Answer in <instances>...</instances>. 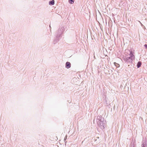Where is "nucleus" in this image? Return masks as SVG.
I'll use <instances>...</instances> for the list:
<instances>
[{"label":"nucleus","instance_id":"1","mask_svg":"<svg viewBox=\"0 0 147 147\" xmlns=\"http://www.w3.org/2000/svg\"><path fill=\"white\" fill-rule=\"evenodd\" d=\"M97 121L99 127L102 130L105 129L106 125V122L104 118L101 116H98L97 117Z\"/></svg>","mask_w":147,"mask_h":147},{"label":"nucleus","instance_id":"2","mask_svg":"<svg viewBox=\"0 0 147 147\" xmlns=\"http://www.w3.org/2000/svg\"><path fill=\"white\" fill-rule=\"evenodd\" d=\"M66 29L65 26L61 25L59 27L58 30L56 32L55 34L57 35V37H60L62 34L64 32L65 30Z\"/></svg>","mask_w":147,"mask_h":147},{"label":"nucleus","instance_id":"3","mask_svg":"<svg viewBox=\"0 0 147 147\" xmlns=\"http://www.w3.org/2000/svg\"><path fill=\"white\" fill-rule=\"evenodd\" d=\"M122 58L124 62L125 63L127 64L129 63H132V61L133 60L129 57H128V55L127 56H124Z\"/></svg>","mask_w":147,"mask_h":147},{"label":"nucleus","instance_id":"4","mask_svg":"<svg viewBox=\"0 0 147 147\" xmlns=\"http://www.w3.org/2000/svg\"><path fill=\"white\" fill-rule=\"evenodd\" d=\"M130 53L129 54V57L133 60L135 59V57L134 55V53L132 51H129Z\"/></svg>","mask_w":147,"mask_h":147},{"label":"nucleus","instance_id":"5","mask_svg":"<svg viewBox=\"0 0 147 147\" xmlns=\"http://www.w3.org/2000/svg\"><path fill=\"white\" fill-rule=\"evenodd\" d=\"M147 143L145 139H143L142 142V147H147Z\"/></svg>","mask_w":147,"mask_h":147},{"label":"nucleus","instance_id":"6","mask_svg":"<svg viewBox=\"0 0 147 147\" xmlns=\"http://www.w3.org/2000/svg\"><path fill=\"white\" fill-rule=\"evenodd\" d=\"M56 38L53 40V43L54 44H56L59 41V38L60 37H57V35L55 34Z\"/></svg>","mask_w":147,"mask_h":147},{"label":"nucleus","instance_id":"7","mask_svg":"<svg viewBox=\"0 0 147 147\" xmlns=\"http://www.w3.org/2000/svg\"><path fill=\"white\" fill-rule=\"evenodd\" d=\"M71 64L69 62H67L65 64V67L67 69H69L71 67Z\"/></svg>","mask_w":147,"mask_h":147},{"label":"nucleus","instance_id":"8","mask_svg":"<svg viewBox=\"0 0 147 147\" xmlns=\"http://www.w3.org/2000/svg\"><path fill=\"white\" fill-rule=\"evenodd\" d=\"M49 4L50 5H53L55 4V1L54 0H52L51 1H50L49 2Z\"/></svg>","mask_w":147,"mask_h":147},{"label":"nucleus","instance_id":"9","mask_svg":"<svg viewBox=\"0 0 147 147\" xmlns=\"http://www.w3.org/2000/svg\"><path fill=\"white\" fill-rule=\"evenodd\" d=\"M141 65H142V62L140 61H138V62L137 64V68H140L141 67Z\"/></svg>","mask_w":147,"mask_h":147},{"label":"nucleus","instance_id":"10","mask_svg":"<svg viewBox=\"0 0 147 147\" xmlns=\"http://www.w3.org/2000/svg\"><path fill=\"white\" fill-rule=\"evenodd\" d=\"M135 143V141L134 140V142L133 143L132 142L130 145V147H134V143Z\"/></svg>","mask_w":147,"mask_h":147},{"label":"nucleus","instance_id":"11","mask_svg":"<svg viewBox=\"0 0 147 147\" xmlns=\"http://www.w3.org/2000/svg\"><path fill=\"white\" fill-rule=\"evenodd\" d=\"M69 3L71 4H73L74 3V0H69Z\"/></svg>","mask_w":147,"mask_h":147},{"label":"nucleus","instance_id":"12","mask_svg":"<svg viewBox=\"0 0 147 147\" xmlns=\"http://www.w3.org/2000/svg\"><path fill=\"white\" fill-rule=\"evenodd\" d=\"M115 66L116 67H119V64L116 63L115 62L114 63Z\"/></svg>","mask_w":147,"mask_h":147},{"label":"nucleus","instance_id":"13","mask_svg":"<svg viewBox=\"0 0 147 147\" xmlns=\"http://www.w3.org/2000/svg\"><path fill=\"white\" fill-rule=\"evenodd\" d=\"M67 136H66L65 137L64 139V141L65 144H66V143L67 142L65 141H66V139H67Z\"/></svg>","mask_w":147,"mask_h":147},{"label":"nucleus","instance_id":"14","mask_svg":"<svg viewBox=\"0 0 147 147\" xmlns=\"http://www.w3.org/2000/svg\"><path fill=\"white\" fill-rule=\"evenodd\" d=\"M144 47H145L147 49V44H145L144 45Z\"/></svg>","mask_w":147,"mask_h":147},{"label":"nucleus","instance_id":"15","mask_svg":"<svg viewBox=\"0 0 147 147\" xmlns=\"http://www.w3.org/2000/svg\"><path fill=\"white\" fill-rule=\"evenodd\" d=\"M105 103L106 104L108 105V104L107 103V101L106 100V101Z\"/></svg>","mask_w":147,"mask_h":147},{"label":"nucleus","instance_id":"16","mask_svg":"<svg viewBox=\"0 0 147 147\" xmlns=\"http://www.w3.org/2000/svg\"><path fill=\"white\" fill-rule=\"evenodd\" d=\"M51 27L50 26V30H51Z\"/></svg>","mask_w":147,"mask_h":147},{"label":"nucleus","instance_id":"17","mask_svg":"<svg viewBox=\"0 0 147 147\" xmlns=\"http://www.w3.org/2000/svg\"><path fill=\"white\" fill-rule=\"evenodd\" d=\"M139 22H140V23L142 25V24L140 22V21H139Z\"/></svg>","mask_w":147,"mask_h":147}]
</instances>
